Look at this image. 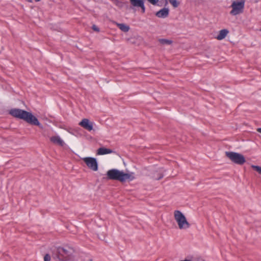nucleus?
Listing matches in <instances>:
<instances>
[{
	"instance_id": "9d476101",
	"label": "nucleus",
	"mask_w": 261,
	"mask_h": 261,
	"mask_svg": "<svg viewBox=\"0 0 261 261\" xmlns=\"http://www.w3.org/2000/svg\"><path fill=\"white\" fill-rule=\"evenodd\" d=\"M169 10L168 8H164L158 11L155 15L159 18H165L169 15Z\"/></svg>"
},
{
	"instance_id": "a878e982",
	"label": "nucleus",
	"mask_w": 261,
	"mask_h": 261,
	"mask_svg": "<svg viewBox=\"0 0 261 261\" xmlns=\"http://www.w3.org/2000/svg\"><path fill=\"white\" fill-rule=\"evenodd\" d=\"M90 261H92V259H90Z\"/></svg>"
},
{
	"instance_id": "39448f33",
	"label": "nucleus",
	"mask_w": 261,
	"mask_h": 261,
	"mask_svg": "<svg viewBox=\"0 0 261 261\" xmlns=\"http://www.w3.org/2000/svg\"><path fill=\"white\" fill-rule=\"evenodd\" d=\"M245 0L233 1L231 5L232 10L230 12V14L235 16L243 12L245 7Z\"/></svg>"
},
{
	"instance_id": "a211bd4d",
	"label": "nucleus",
	"mask_w": 261,
	"mask_h": 261,
	"mask_svg": "<svg viewBox=\"0 0 261 261\" xmlns=\"http://www.w3.org/2000/svg\"><path fill=\"white\" fill-rule=\"evenodd\" d=\"M44 261H50V256L48 254H45V255L44 257Z\"/></svg>"
},
{
	"instance_id": "ddd939ff",
	"label": "nucleus",
	"mask_w": 261,
	"mask_h": 261,
	"mask_svg": "<svg viewBox=\"0 0 261 261\" xmlns=\"http://www.w3.org/2000/svg\"><path fill=\"white\" fill-rule=\"evenodd\" d=\"M228 31L226 29H223L220 31L219 35L216 38L219 40H221L225 38L228 33Z\"/></svg>"
},
{
	"instance_id": "412c9836",
	"label": "nucleus",
	"mask_w": 261,
	"mask_h": 261,
	"mask_svg": "<svg viewBox=\"0 0 261 261\" xmlns=\"http://www.w3.org/2000/svg\"><path fill=\"white\" fill-rule=\"evenodd\" d=\"M163 174H161V175L159 177H157V178H156L155 179H156V180H160V179H161V178H163Z\"/></svg>"
},
{
	"instance_id": "f257e3e1",
	"label": "nucleus",
	"mask_w": 261,
	"mask_h": 261,
	"mask_svg": "<svg viewBox=\"0 0 261 261\" xmlns=\"http://www.w3.org/2000/svg\"><path fill=\"white\" fill-rule=\"evenodd\" d=\"M9 114L15 118L23 120L30 124L38 126H41L38 119L31 113L25 110L19 109H12L10 111Z\"/></svg>"
},
{
	"instance_id": "2eb2a0df",
	"label": "nucleus",
	"mask_w": 261,
	"mask_h": 261,
	"mask_svg": "<svg viewBox=\"0 0 261 261\" xmlns=\"http://www.w3.org/2000/svg\"><path fill=\"white\" fill-rule=\"evenodd\" d=\"M159 42L163 45H170L173 43V41L171 40H169L167 39H159Z\"/></svg>"
},
{
	"instance_id": "bb28decb",
	"label": "nucleus",
	"mask_w": 261,
	"mask_h": 261,
	"mask_svg": "<svg viewBox=\"0 0 261 261\" xmlns=\"http://www.w3.org/2000/svg\"><path fill=\"white\" fill-rule=\"evenodd\" d=\"M260 31H261V29L260 30Z\"/></svg>"
},
{
	"instance_id": "b1692460",
	"label": "nucleus",
	"mask_w": 261,
	"mask_h": 261,
	"mask_svg": "<svg viewBox=\"0 0 261 261\" xmlns=\"http://www.w3.org/2000/svg\"><path fill=\"white\" fill-rule=\"evenodd\" d=\"M36 2H40V0H35Z\"/></svg>"
},
{
	"instance_id": "dca6fc26",
	"label": "nucleus",
	"mask_w": 261,
	"mask_h": 261,
	"mask_svg": "<svg viewBox=\"0 0 261 261\" xmlns=\"http://www.w3.org/2000/svg\"><path fill=\"white\" fill-rule=\"evenodd\" d=\"M169 2L174 8H177L179 5V3L177 0H169Z\"/></svg>"
},
{
	"instance_id": "20e7f679",
	"label": "nucleus",
	"mask_w": 261,
	"mask_h": 261,
	"mask_svg": "<svg viewBox=\"0 0 261 261\" xmlns=\"http://www.w3.org/2000/svg\"><path fill=\"white\" fill-rule=\"evenodd\" d=\"M174 216L180 229H186L190 227V224L187 221L184 215L180 211L178 210L175 211Z\"/></svg>"
},
{
	"instance_id": "423d86ee",
	"label": "nucleus",
	"mask_w": 261,
	"mask_h": 261,
	"mask_svg": "<svg viewBox=\"0 0 261 261\" xmlns=\"http://www.w3.org/2000/svg\"><path fill=\"white\" fill-rule=\"evenodd\" d=\"M225 155L231 162L238 165H243L246 162L244 155L237 152L226 151Z\"/></svg>"
},
{
	"instance_id": "5701e85b",
	"label": "nucleus",
	"mask_w": 261,
	"mask_h": 261,
	"mask_svg": "<svg viewBox=\"0 0 261 261\" xmlns=\"http://www.w3.org/2000/svg\"><path fill=\"white\" fill-rule=\"evenodd\" d=\"M180 261H192V260H188V259H185V260H180Z\"/></svg>"
},
{
	"instance_id": "6ab92c4d",
	"label": "nucleus",
	"mask_w": 261,
	"mask_h": 261,
	"mask_svg": "<svg viewBox=\"0 0 261 261\" xmlns=\"http://www.w3.org/2000/svg\"><path fill=\"white\" fill-rule=\"evenodd\" d=\"M92 29L94 31H96V32H99V29L98 28V27L97 26H96V25L95 24H93L92 27Z\"/></svg>"
},
{
	"instance_id": "f3484780",
	"label": "nucleus",
	"mask_w": 261,
	"mask_h": 261,
	"mask_svg": "<svg viewBox=\"0 0 261 261\" xmlns=\"http://www.w3.org/2000/svg\"><path fill=\"white\" fill-rule=\"evenodd\" d=\"M251 167L257 171L258 173L261 174V167L258 166L252 165Z\"/></svg>"
},
{
	"instance_id": "4be33fe9",
	"label": "nucleus",
	"mask_w": 261,
	"mask_h": 261,
	"mask_svg": "<svg viewBox=\"0 0 261 261\" xmlns=\"http://www.w3.org/2000/svg\"><path fill=\"white\" fill-rule=\"evenodd\" d=\"M257 131L260 133H261V128H258L257 129Z\"/></svg>"
},
{
	"instance_id": "f03ea898",
	"label": "nucleus",
	"mask_w": 261,
	"mask_h": 261,
	"mask_svg": "<svg viewBox=\"0 0 261 261\" xmlns=\"http://www.w3.org/2000/svg\"><path fill=\"white\" fill-rule=\"evenodd\" d=\"M74 250L68 246L58 247L53 250L54 257L58 261H70L73 258Z\"/></svg>"
},
{
	"instance_id": "1a4fd4ad",
	"label": "nucleus",
	"mask_w": 261,
	"mask_h": 261,
	"mask_svg": "<svg viewBox=\"0 0 261 261\" xmlns=\"http://www.w3.org/2000/svg\"><path fill=\"white\" fill-rule=\"evenodd\" d=\"M79 125L88 131H91L93 128V122L88 119L84 118L79 123Z\"/></svg>"
},
{
	"instance_id": "7ed1b4c3",
	"label": "nucleus",
	"mask_w": 261,
	"mask_h": 261,
	"mask_svg": "<svg viewBox=\"0 0 261 261\" xmlns=\"http://www.w3.org/2000/svg\"><path fill=\"white\" fill-rule=\"evenodd\" d=\"M107 178L109 180H118L121 182L126 180L132 181L135 178L134 173L133 172L124 173L116 169H112L107 172Z\"/></svg>"
},
{
	"instance_id": "4468645a",
	"label": "nucleus",
	"mask_w": 261,
	"mask_h": 261,
	"mask_svg": "<svg viewBox=\"0 0 261 261\" xmlns=\"http://www.w3.org/2000/svg\"><path fill=\"white\" fill-rule=\"evenodd\" d=\"M119 29L124 32H127L129 30V27L124 23H117Z\"/></svg>"
},
{
	"instance_id": "0eeeda50",
	"label": "nucleus",
	"mask_w": 261,
	"mask_h": 261,
	"mask_svg": "<svg viewBox=\"0 0 261 261\" xmlns=\"http://www.w3.org/2000/svg\"><path fill=\"white\" fill-rule=\"evenodd\" d=\"M83 160L90 169L94 171L98 170V164L95 158L92 157H85L83 159Z\"/></svg>"
},
{
	"instance_id": "9b49d317",
	"label": "nucleus",
	"mask_w": 261,
	"mask_h": 261,
	"mask_svg": "<svg viewBox=\"0 0 261 261\" xmlns=\"http://www.w3.org/2000/svg\"><path fill=\"white\" fill-rule=\"evenodd\" d=\"M50 141L55 144L59 145L61 146H63L64 144V141L61 139V138L59 136H52L50 138Z\"/></svg>"
},
{
	"instance_id": "393cba45",
	"label": "nucleus",
	"mask_w": 261,
	"mask_h": 261,
	"mask_svg": "<svg viewBox=\"0 0 261 261\" xmlns=\"http://www.w3.org/2000/svg\"><path fill=\"white\" fill-rule=\"evenodd\" d=\"M36 2H40V0H35Z\"/></svg>"
},
{
	"instance_id": "f8f14e48",
	"label": "nucleus",
	"mask_w": 261,
	"mask_h": 261,
	"mask_svg": "<svg viewBox=\"0 0 261 261\" xmlns=\"http://www.w3.org/2000/svg\"><path fill=\"white\" fill-rule=\"evenodd\" d=\"M114 151L109 148L100 147L98 149L97 154L98 155H104L113 153Z\"/></svg>"
},
{
	"instance_id": "6e6552de",
	"label": "nucleus",
	"mask_w": 261,
	"mask_h": 261,
	"mask_svg": "<svg viewBox=\"0 0 261 261\" xmlns=\"http://www.w3.org/2000/svg\"><path fill=\"white\" fill-rule=\"evenodd\" d=\"M129 1L133 7L140 8L142 13H145L146 8L144 0H129Z\"/></svg>"
},
{
	"instance_id": "aec40b11",
	"label": "nucleus",
	"mask_w": 261,
	"mask_h": 261,
	"mask_svg": "<svg viewBox=\"0 0 261 261\" xmlns=\"http://www.w3.org/2000/svg\"><path fill=\"white\" fill-rule=\"evenodd\" d=\"M150 3L153 5H155L157 4L159 0H147Z\"/></svg>"
}]
</instances>
